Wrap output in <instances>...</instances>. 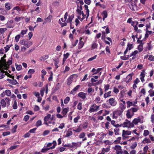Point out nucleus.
Segmentation results:
<instances>
[{
    "instance_id": "1",
    "label": "nucleus",
    "mask_w": 154,
    "mask_h": 154,
    "mask_svg": "<svg viewBox=\"0 0 154 154\" xmlns=\"http://www.w3.org/2000/svg\"><path fill=\"white\" fill-rule=\"evenodd\" d=\"M51 115L50 114H47L44 118V123L48 126H50V124H52L54 125L55 124V122L53 121L55 120V118L54 115H52L51 117Z\"/></svg>"
},
{
    "instance_id": "2",
    "label": "nucleus",
    "mask_w": 154,
    "mask_h": 154,
    "mask_svg": "<svg viewBox=\"0 0 154 154\" xmlns=\"http://www.w3.org/2000/svg\"><path fill=\"white\" fill-rule=\"evenodd\" d=\"M8 66H5L3 64L0 63V79H2L5 77V71L4 70H7Z\"/></svg>"
},
{
    "instance_id": "3",
    "label": "nucleus",
    "mask_w": 154,
    "mask_h": 154,
    "mask_svg": "<svg viewBox=\"0 0 154 154\" xmlns=\"http://www.w3.org/2000/svg\"><path fill=\"white\" fill-rule=\"evenodd\" d=\"M122 126L123 127L132 128L134 127V125L133 123L127 119H126L125 122L122 124Z\"/></svg>"
},
{
    "instance_id": "4",
    "label": "nucleus",
    "mask_w": 154,
    "mask_h": 154,
    "mask_svg": "<svg viewBox=\"0 0 154 154\" xmlns=\"http://www.w3.org/2000/svg\"><path fill=\"white\" fill-rule=\"evenodd\" d=\"M15 10L17 11L19 13L21 11V9L19 6H18L14 7L11 10V14L13 16H15L17 15L16 12L15 11Z\"/></svg>"
},
{
    "instance_id": "5",
    "label": "nucleus",
    "mask_w": 154,
    "mask_h": 154,
    "mask_svg": "<svg viewBox=\"0 0 154 154\" xmlns=\"http://www.w3.org/2000/svg\"><path fill=\"white\" fill-rule=\"evenodd\" d=\"M99 107V106H96L93 104L91 106L89 111L90 112L97 111Z\"/></svg>"
},
{
    "instance_id": "6",
    "label": "nucleus",
    "mask_w": 154,
    "mask_h": 154,
    "mask_svg": "<svg viewBox=\"0 0 154 154\" xmlns=\"http://www.w3.org/2000/svg\"><path fill=\"white\" fill-rule=\"evenodd\" d=\"M114 149L116 151V154H122L123 153L121 147L119 145H115L114 147Z\"/></svg>"
},
{
    "instance_id": "7",
    "label": "nucleus",
    "mask_w": 154,
    "mask_h": 154,
    "mask_svg": "<svg viewBox=\"0 0 154 154\" xmlns=\"http://www.w3.org/2000/svg\"><path fill=\"white\" fill-rule=\"evenodd\" d=\"M130 9L132 11H135L137 10V7L135 4V2L132 1L131 2L129 5Z\"/></svg>"
},
{
    "instance_id": "8",
    "label": "nucleus",
    "mask_w": 154,
    "mask_h": 154,
    "mask_svg": "<svg viewBox=\"0 0 154 154\" xmlns=\"http://www.w3.org/2000/svg\"><path fill=\"white\" fill-rule=\"evenodd\" d=\"M139 122H140V123H142L143 122V120H141L139 117H138L137 118L134 119L133 120L132 123H133L134 124L137 125Z\"/></svg>"
},
{
    "instance_id": "9",
    "label": "nucleus",
    "mask_w": 154,
    "mask_h": 154,
    "mask_svg": "<svg viewBox=\"0 0 154 154\" xmlns=\"http://www.w3.org/2000/svg\"><path fill=\"white\" fill-rule=\"evenodd\" d=\"M140 76V79L142 82H144L145 80L144 78L145 76V70L143 69L142 70V72H141Z\"/></svg>"
},
{
    "instance_id": "10",
    "label": "nucleus",
    "mask_w": 154,
    "mask_h": 154,
    "mask_svg": "<svg viewBox=\"0 0 154 154\" xmlns=\"http://www.w3.org/2000/svg\"><path fill=\"white\" fill-rule=\"evenodd\" d=\"M54 144L53 146H51L50 148H44L42 149V150H41V152H46L48 150H49L50 149H54L55 146L56 145L57 143L56 142L54 141Z\"/></svg>"
},
{
    "instance_id": "11",
    "label": "nucleus",
    "mask_w": 154,
    "mask_h": 154,
    "mask_svg": "<svg viewBox=\"0 0 154 154\" xmlns=\"http://www.w3.org/2000/svg\"><path fill=\"white\" fill-rule=\"evenodd\" d=\"M109 102L110 105L112 106H115L117 104V102L115 100L112 98H110L109 100Z\"/></svg>"
},
{
    "instance_id": "12",
    "label": "nucleus",
    "mask_w": 154,
    "mask_h": 154,
    "mask_svg": "<svg viewBox=\"0 0 154 154\" xmlns=\"http://www.w3.org/2000/svg\"><path fill=\"white\" fill-rule=\"evenodd\" d=\"M131 134V131H125L123 130L122 131V138L123 139L125 140V135H129Z\"/></svg>"
},
{
    "instance_id": "13",
    "label": "nucleus",
    "mask_w": 154,
    "mask_h": 154,
    "mask_svg": "<svg viewBox=\"0 0 154 154\" xmlns=\"http://www.w3.org/2000/svg\"><path fill=\"white\" fill-rule=\"evenodd\" d=\"M132 45L131 44L128 43L127 45V47L125 51L124 52V54H125L128 51L130 50L132 48Z\"/></svg>"
},
{
    "instance_id": "14",
    "label": "nucleus",
    "mask_w": 154,
    "mask_h": 154,
    "mask_svg": "<svg viewBox=\"0 0 154 154\" xmlns=\"http://www.w3.org/2000/svg\"><path fill=\"white\" fill-rule=\"evenodd\" d=\"M73 76L71 75L68 79L67 84L68 85H69L72 83L73 81Z\"/></svg>"
},
{
    "instance_id": "15",
    "label": "nucleus",
    "mask_w": 154,
    "mask_h": 154,
    "mask_svg": "<svg viewBox=\"0 0 154 154\" xmlns=\"http://www.w3.org/2000/svg\"><path fill=\"white\" fill-rule=\"evenodd\" d=\"M86 94L84 92H80L78 94V96L82 99H85L86 97Z\"/></svg>"
},
{
    "instance_id": "16",
    "label": "nucleus",
    "mask_w": 154,
    "mask_h": 154,
    "mask_svg": "<svg viewBox=\"0 0 154 154\" xmlns=\"http://www.w3.org/2000/svg\"><path fill=\"white\" fill-rule=\"evenodd\" d=\"M131 110L129 109L127 111V113H126V115L128 119L131 118L133 116V115L134 114V113H133L132 115L131 114Z\"/></svg>"
},
{
    "instance_id": "17",
    "label": "nucleus",
    "mask_w": 154,
    "mask_h": 154,
    "mask_svg": "<svg viewBox=\"0 0 154 154\" xmlns=\"http://www.w3.org/2000/svg\"><path fill=\"white\" fill-rule=\"evenodd\" d=\"M7 80L9 82V83L12 85H16V84H18L17 80L15 79H8Z\"/></svg>"
},
{
    "instance_id": "18",
    "label": "nucleus",
    "mask_w": 154,
    "mask_h": 154,
    "mask_svg": "<svg viewBox=\"0 0 154 154\" xmlns=\"http://www.w3.org/2000/svg\"><path fill=\"white\" fill-rule=\"evenodd\" d=\"M74 17V15L73 14L71 15L70 16H69L68 18L66 21V23H68L69 22L70 23H72V20L73 19Z\"/></svg>"
},
{
    "instance_id": "19",
    "label": "nucleus",
    "mask_w": 154,
    "mask_h": 154,
    "mask_svg": "<svg viewBox=\"0 0 154 154\" xmlns=\"http://www.w3.org/2000/svg\"><path fill=\"white\" fill-rule=\"evenodd\" d=\"M142 143L144 144L149 143H151V141L149 138L146 137L143 140Z\"/></svg>"
},
{
    "instance_id": "20",
    "label": "nucleus",
    "mask_w": 154,
    "mask_h": 154,
    "mask_svg": "<svg viewBox=\"0 0 154 154\" xmlns=\"http://www.w3.org/2000/svg\"><path fill=\"white\" fill-rule=\"evenodd\" d=\"M132 75L130 74L128 75L126 77V81L127 83H128L132 80Z\"/></svg>"
},
{
    "instance_id": "21",
    "label": "nucleus",
    "mask_w": 154,
    "mask_h": 154,
    "mask_svg": "<svg viewBox=\"0 0 154 154\" xmlns=\"http://www.w3.org/2000/svg\"><path fill=\"white\" fill-rule=\"evenodd\" d=\"M94 89L91 88H89L88 89V92L90 94V95L91 96H93L94 94H91V92H94Z\"/></svg>"
},
{
    "instance_id": "22",
    "label": "nucleus",
    "mask_w": 154,
    "mask_h": 154,
    "mask_svg": "<svg viewBox=\"0 0 154 154\" xmlns=\"http://www.w3.org/2000/svg\"><path fill=\"white\" fill-rule=\"evenodd\" d=\"M110 150V146L106 148H103V149L102 152L100 154H104L106 152H108Z\"/></svg>"
},
{
    "instance_id": "23",
    "label": "nucleus",
    "mask_w": 154,
    "mask_h": 154,
    "mask_svg": "<svg viewBox=\"0 0 154 154\" xmlns=\"http://www.w3.org/2000/svg\"><path fill=\"white\" fill-rule=\"evenodd\" d=\"M27 42V41H26L24 40H20V44L25 46L27 48V46H28Z\"/></svg>"
},
{
    "instance_id": "24",
    "label": "nucleus",
    "mask_w": 154,
    "mask_h": 154,
    "mask_svg": "<svg viewBox=\"0 0 154 154\" xmlns=\"http://www.w3.org/2000/svg\"><path fill=\"white\" fill-rule=\"evenodd\" d=\"M104 143L105 144V146H110L112 145L113 143V142L112 141H110L109 140H105Z\"/></svg>"
},
{
    "instance_id": "25",
    "label": "nucleus",
    "mask_w": 154,
    "mask_h": 154,
    "mask_svg": "<svg viewBox=\"0 0 154 154\" xmlns=\"http://www.w3.org/2000/svg\"><path fill=\"white\" fill-rule=\"evenodd\" d=\"M101 68H98L97 69H96L95 68H93L91 71L94 73V74H95L98 73L101 70Z\"/></svg>"
},
{
    "instance_id": "26",
    "label": "nucleus",
    "mask_w": 154,
    "mask_h": 154,
    "mask_svg": "<svg viewBox=\"0 0 154 154\" xmlns=\"http://www.w3.org/2000/svg\"><path fill=\"white\" fill-rule=\"evenodd\" d=\"M80 85H78L75 87L71 91V94H73L74 92L77 91L78 89L80 87Z\"/></svg>"
},
{
    "instance_id": "27",
    "label": "nucleus",
    "mask_w": 154,
    "mask_h": 154,
    "mask_svg": "<svg viewBox=\"0 0 154 154\" xmlns=\"http://www.w3.org/2000/svg\"><path fill=\"white\" fill-rule=\"evenodd\" d=\"M95 101L97 103H100L102 102L103 100H101V98L97 96L96 97Z\"/></svg>"
},
{
    "instance_id": "28",
    "label": "nucleus",
    "mask_w": 154,
    "mask_h": 154,
    "mask_svg": "<svg viewBox=\"0 0 154 154\" xmlns=\"http://www.w3.org/2000/svg\"><path fill=\"white\" fill-rule=\"evenodd\" d=\"M81 15H82V16H83V18H81V15H78V18L80 20V21H82L85 18L86 16L84 14L83 11H82Z\"/></svg>"
},
{
    "instance_id": "29",
    "label": "nucleus",
    "mask_w": 154,
    "mask_h": 154,
    "mask_svg": "<svg viewBox=\"0 0 154 154\" xmlns=\"http://www.w3.org/2000/svg\"><path fill=\"white\" fill-rule=\"evenodd\" d=\"M0 103L2 104L3 107H5L6 106V103L5 101V100L2 99L1 100Z\"/></svg>"
},
{
    "instance_id": "30",
    "label": "nucleus",
    "mask_w": 154,
    "mask_h": 154,
    "mask_svg": "<svg viewBox=\"0 0 154 154\" xmlns=\"http://www.w3.org/2000/svg\"><path fill=\"white\" fill-rule=\"evenodd\" d=\"M82 38L80 39V42L79 44V48L81 49L83 47L84 43L83 41H81Z\"/></svg>"
},
{
    "instance_id": "31",
    "label": "nucleus",
    "mask_w": 154,
    "mask_h": 154,
    "mask_svg": "<svg viewBox=\"0 0 154 154\" xmlns=\"http://www.w3.org/2000/svg\"><path fill=\"white\" fill-rule=\"evenodd\" d=\"M68 111V109L66 108H64L63 109L62 113L63 114V116L64 117L66 115Z\"/></svg>"
},
{
    "instance_id": "32",
    "label": "nucleus",
    "mask_w": 154,
    "mask_h": 154,
    "mask_svg": "<svg viewBox=\"0 0 154 154\" xmlns=\"http://www.w3.org/2000/svg\"><path fill=\"white\" fill-rule=\"evenodd\" d=\"M102 16L103 17V20H104L105 18L107 17V12L106 11H104L102 13Z\"/></svg>"
},
{
    "instance_id": "33",
    "label": "nucleus",
    "mask_w": 154,
    "mask_h": 154,
    "mask_svg": "<svg viewBox=\"0 0 154 154\" xmlns=\"http://www.w3.org/2000/svg\"><path fill=\"white\" fill-rule=\"evenodd\" d=\"M6 57V54H5L4 55L3 57H2L1 60H2V61H3V63H0L1 64H3L5 66H7L6 65V60H4V58L5 57Z\"/></svg>"
},
{
    "instance_id": "34",
    "label": "nucleus",
    "mask_w": 154,
    "mask_h": 154,
    "mask_svg": "<svg viewBox=\"0 0 154 154\" xmlns=\"http://www.w3.org/2000/svg\"><path fill=\"white\" fill-rule=\"evenodd\" d=\"M5 8L8 10H9L11 9V7H10V4L9 3H6L5 5Z\"/></svg>"
},
{
    "instance_id": "35",
    "label": "nucleus",
    "mask_w": 154,
    "mask_h": 154,
    "mask_svg": "<svg viewBox=\"0 0 154 154\" xmlns=\"http://www.w3.org/2000/svg\"><path fill=\"white\" fill-rule=\"evenodd\" d=\"M23 17H16L15 18H14V20L15 21H16L17 22H18L19 21H20V20L21 19H23Z\"/></svg>"
},
{
    "instance_id": "36",
    "label": "nucleus",
    "mask_w": 154,
    "mask_h": 154,
    "mask_svg": "<svg viewBox=\"0 0 154 154\" xmlns=\"http://www.w3.org/2000/svg\"><path fill=\"white\" fill-rule=\"evenodd\" d=\"M149 93V95L150 97H152L154 96V91L152 89H150L148 91Z\"/></svg>"
},
{
    "instance_id": "37",
    "label": "nucleus",
    "mask_w": 154,
    "mask_h": 154,
    "mask_svg": "<svg viewBox=\"0 0 154 154\" xmlns=\"http://www.w3.org/2000/svg\"><path fill=\"white\" fill-rule=\"evenodd\" d=\"M111 93V92L110 91H109L107 93H105L104 94V98H107V97H108L110 96H111L110 94Z\"/></svg>"
},
{
    "instance_id": "38",
    "label": "nucleus",
    "mask_w": 154,
    "mask_h": 154,
    "mask_svg": "<svg viewBox=\"0 0 154 154\" xmlns=\"http://www.w3.org/2000/svg\"><path fill=\"white\" fill-rule=\"evenodd\" d=\"M7 30V29L6 28H0V35L3 34Z\"/></svg>"
},
{
    "instance_id": "39",
    "label": "nucleus",
    "mask_w": 154,
    "mask_h": 154,
    "mask_svg": "<svg viewBox=\"0 0 154 154\" xmlns=\"http://www.w3.org/2000/svg\"><path fill=\"white\" fill-rule=\"evenodd\" d=\"M5 94L8 96H10L11 92L10 90H6L5 92Z\"/></svg>"
},
{
    "instance_id": "40",
    "label": "nucleus",
    "mask_w": 154,
    "mask_h": 154,
    "mask_svg": "<svg viewBox=\"0 0 154 154\" xmlns=\"http://www.w3.org/2000/svg\"><path fill=\"white\" fill-rule=\"evenodd\" d=\"M0 13L5 15L6 14V11L3 8H0Z\"/></svg>"
},
{
    "instance_id": "41",
    "label": "nucleus",
    "mask_w": 154,
    "mask_h": 154,
    "mask_svg": "<svg viewBox=\"0 0 154 154\" xmlns=\"http://www.w3.org/2000/svg\"><path fill=\"white\" fill-rule=\"evenodd\" d=\"M138 53V51L137 50L135 51H134L132 52V53L130 55V57H131L132 56H135Z\"/></svg>"
},
{
    "instance_id": "42",
    "label": "nucleus",
    "mask_w": 154,
    "mask_h": 154,
    "mask_svg": "<svg viewBox=\"0 0 154 154\" xmlns=\"http://www.w3.org/2000/svg\"><path fill=\"white\" fill-rule=\"evenodd\" d=\"M121 109L122 110L121 112H122L125 109V105H123V104H120Z\"/></svg>"
},
{
    "instance_id": "43",
    "label": "nucleus",
    "mask_w": 154,
    "mask_h": 154,
    "mask_svg": "<svg viewBox=\"0 0 154 154\" xmlns=\"http://www.w3.org/2000/svg\"><path fill=\"white\" fill-rule=\"evenodd\" d=\"M42 124V122L41 120L38 121L36 123V126L37 127H38L39 126H41Z\"/></svg>"
},
{
    "instance_id": "44",
    "label": "nucleus",
    "mask_w": 154,
    "mask_h": 154,
    "mask_svg": "<svg viewBox=\"0 0 154 154\" xmlns=\"http://www.w3.org/2000/svg\"><path fill=\"white\" fill-rule=\"evenodd\" d=\"M126 103L128 105L127 106L128 108L129 107L131 106L134 105V104H133L132 102H130V101H127Z\"/></svg>"
},
{
    "instance_id": "45",
    "label": "nucleus",
    "mask_w": 154,
    "mask_h": 154,
    "mask_svg": "<svg viewBox=\"0 0 154 154\" xmlns=\"http://www.w3.org/2000/svg\"><path fill=\"white\" fill-rule=\"evenodd\" d=\"M130 109H131V111H132L133 113H134V112H137L138 109V108L133 107Z\"/></svg>"
},
{
    "instance_id": "46",
    "label": "nucleus",
    "mask_w": 154,
    "mask_h": 154,
    "mask_svg": "<svg viewBox=\"0 0 154 154\" xmlns=\"http://www.w3.org/2000/svg\"><path fill=\"white\" fill-rule=\"evenodd\" d=\"M149 132L148 130H145L143 132V135L144 136H146L149 135Z\"/></svg>"
},
{
    "instance_id": "47",
    "label": "nucleus",
    "mask_w": 154,
    "mask_h": 154,
    "mask_svg": "<svg viewBox=\"0 0 154 154\" xmlns=\"http://www.w3.org/2000/svg\"><path fill=\"white\" fill-rule=\"evenodd\" d=\"M78 109L81 110L82 109V104L81 102L79 103L77 106Z\"/></svg>"
},
{
    "instance_id": "48",
    "label": "nucleus",
    "mask_w": 154,
    "mask_h": 154,
    "mask_svg": "<svg viewBox=\"0 0 154 154\" xmlns=\"http://www.w3.org/2000/svg\"><path fill=\"white\" fill-rule=\"evenodd\" d=\"M61 86V84H60L59 83H57L55 88V91L57 90L58 89H59L60 88Z\"/></svg>"
},
{
    "instance_id": "49",
    "label": "nucleus",
    "mask_w": 154,
    "mask_h": 154,
    "mask_svg": "<svg viewBox=\"0 0 154 154\" xmlns=\"http://www.w3.org/2000/svg\"><path fill=\"white\" fill-rule=\"evenodd\" d=\"M6 27L9 28H13L14 27V26L12 25V24H10L9 23L7 22V24H6Z\"/></svg>"
},
{
    "instance_id": "50",
    "label": "nucleus",
    "mask_w": 154,
    "mask_h": 154,
    "mask_svg": "<svg viewBox=\"0 0 154 154\" xmlns=\"http://www.w3.org/2000/svg\"><path fill=\"white\" fill-rule=\"evenodd\" d=\"M85 134L84 132H82L80 134L79 137L80 138H83L85 137Z\"/></svg>"
},
{
    "instance_id": "51",
    "label": "nucleus",
    "mask_w": 154,
    "mask_h": 154,
    "mask_svg": "<svg viewBox=\"0 0 154 154\" xmlns=\"http://www.w3.org/2000/svg\"><path fill=\"white\" fill-rule=\"evenodd\" d=\"M69 100H70L69 97H67L64 100V103L65 104L67 103H68V102H69Z\"/></svg>"
},
{
    "instance_id": "52",
    "label": "nucleus",
    "mask_w": 154,
    "mask_h": 154,
    "mask_svg": "<svg viewBox=\"0 0 154 154\" xmlns=\"http://www.w3.org/2000/svg\"><path fill=\"white\" fill-rule=\"evenodd\" d=\"M72 134V132L71 131H68L66 132V136L67 137H69Z\"/></svg>"
},
{
    "instance_id": "53",
    "label": "nucleus",
    "mask_w": 154,
    "mask_h": 154,
    "mask_svg": "<svg viewBox=\"0 0 154 154\" xmlns=\"http://www.w3.org/2000/svg\"><path fill=\"white\" fill-rule=\"evenodd\" d=\"M138 49L140 52L142 51L143 50V45L142 44L139 45L138 47Z\"/></svg>"
},
{
    "instance_id": "54",
    "label": "nucleus",
    "mask_w": 154,
    "mask_h": 154,
    "mask_svg": "<svg viewBox=\"0 0 154 154\" xmlns=\"http://www.w3.org/2000/svg\"><path fill=\"white\" fill-rule=\"evenodd\" d=\"M80 116H77L74 119V122L75 123H76L78 122V120L80 119Z\"/></svg>"
},
{
    "instance_id": "55",
    "label": "nucleus",
    "mask_w": 154,
    "mask_h": 154,
    "mask_svg": "<svg viewBox=\"0 0 154 154\" xmlns=\"http://www.w3.org/2000/svg\"><path fill=\"white\" fill-rule=\"evenodd\" d=\"M48 58V55H44L42 57H41V60H45L47 59Z\"/></svg>"
},
{
    "instance_id": "56",
    "label": "nucleus",
    "mask_w": 154,
    "mask_h": 154,
    "mask_svg": "<svg viewBox=\"0 0 154 154\" xmlns=\"http://www.w3.org/2000/svg\"><path fill=\"white\" fill-rule=\"evenodd\" d=\"M82 129L81 128L80 126H79L78 128L76 130H73V131L76 132H79L81 131L82 130Z\"/></svg>"
},
{
    "instance_id": "57",
    "label": "nucleus",
    "mask_w": 154,
    "mask_h": 154,
    "mask_svg": "<svg viewBox=\"0 0 154 154\" xmlns=\"http://www.w3.org/2000/svg\"><path fill=\"white\" fill-rule=\"evenodd\" d=\"M16 68L18 70H20L22 69V66L21 65H16Z\"/></svg>"
},
{
    "instance_id": "58",
    "label": "nucleus",
    "mask_w": 154,
    "mask_h": 154,
    "mask_svg": "<svg viewBox=\"0 0 154 154\" xmlns=\"http://www.w3.org/2000/svg\"><path fill=\"white\" fill-rule=\"evenodd\" d=\"M129 57V56H128V57H126L125 56V54H124V56L121 57V58L123 60H126L128 59Z\"/></svg>"
},
{
    "instance_id": "59",
    "label": "nucleus",
    "mask_w": 154,
    "mask_h": 154,
    "mask_svg": "<svg viewBox=\"0 0 154 154\" xmlns=\"http://www.w3.org/2000/svg\"><path fill=\"white\" fill-rule=\"evenodd\" d=\"M137 144L136 142H134L133 144L131 146V148L133 149H134L137 146Z\"/></svg>"
},
{
    "instance_id": "60",
    "label": "nucleus",
    "mask_w": 154,
    "mask_h": 154,
    "mask_svg": "<svg viewBox=\"0 0 154 154\" xmlns=\"http://www.w3.org/2000/svg\"><path fill=\"white\" fill-rule=\"evenodd\" d=\"M35 72V70L34 69H30L28 72V74L31 75L33 73Z\"/></svg>"
},
{
    "instance_id": "61",
    "label": "nucleus",
    "mask_w": 154,
    "mask_h": 154,
    "mask_svg": "<svg viewBox=\"0 0 154 154\" xmlns=\"http://www.w3.org/2000/svg\"><path fill=\"white\" fill-rule=\"evenodd\" d=\"M67 23L66 22H64L63 23H62L61 22H59V23L60 25L62 27H63L64 26H66L67 25Z\"/></svg>"
},
{
    "instance_id": "62",
    "label": "nucleus",
    "mask_w": 154,
    "mask_h": 154,
    "mask_svg": "<svg viewBox=\"0 0 154 154\" xmlns=\"http://www.w3.org/2000/svg\"><path fill=\"white\" fill-rule=\"evenodd\" d=\"M5 100L6 101V103L8 105V106L10 105V99L9 98L7 97L5 98Z\"/></svg>"
},
{
    "instance_id": "63",
    "label": "nucleus",
    "mask_w": 154,
    "mask_h": 154,
    "mask_svg": "<svg viewBox=\"0 0 154 154\" xmlns=\"http://www.w3.org/2000/svg\"><path fill=\"white\" fill-rule=\"evenodd\" d=\"M152 48V47L151 45L150 42L147 44V48L148 50H150Z\"/></svg>"
},
{
    "instance_id": "64",
    "label": "nucleus",
    "mask_w": 154,
    "mask_h": 154,
    "mask_svg": "<svg viewBox=\"0 0 154 154\" xmlns=\"http://www.w3.org/2000/svg\"><path fill=\"white\" fill-rule=\"evenodd\" d=\"M148 60L152 61H154V57L152 55H149L148 58Z\"/></svg>"
}]
</instances>
